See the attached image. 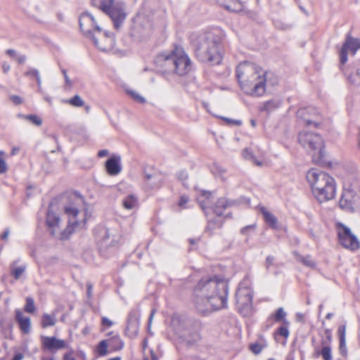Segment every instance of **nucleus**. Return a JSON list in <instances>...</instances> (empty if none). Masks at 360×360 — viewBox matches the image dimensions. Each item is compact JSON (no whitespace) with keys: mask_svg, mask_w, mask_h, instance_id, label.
Listing matches in <instances>:
<instances>
[{"mask_svg":"<svg viewBox=\"0 0 360 360\" xmlns=\"http://www.w3.org/2000/svg\"><path fill=\"white\" fill-rule=\"evenodd\" d=\"M139 205L138 197L134 194L126 196L122 200V205L126 210H133Z\"/></svg>","mask_w":360,"mask_h":360,"instance_id":"27","label":"nucleus"},{"mask_svg":"<svg viewBox=\"0 0 360 360\" xmlns=\"http://www.w3.org/2000/svg\"><path fill=\"white\" fill-rule=\"evenodd\" d=\"M274 260V257L268 256L266 259V266L269 267V266L272 265Z\"/></svg>","mask_w":360,"mask_h":360,"instance_id":"62","label":"nucleus"},{"mask_svg":"<svg viewBox=\"0 0 360 360\" xmlns=\"http://www.w3.org/2000/svg\"><path fill=\"white\" fill-rule=\"evenodd\" d=\"M307 179L311 185L314 195L320 202L335 197V180L326 172L317 169H311L308 171Z\"/></svg>","mask_w":360,"mask_h":360,"instance_id":"5","label":"nucleus"},{"mask_svg":"<svg viewBox=\"0 0 360 360\" xmlns=\"http://www.w3.org/2000/svg\"><path fill=\"white\" fill-rule=\"evenodd\" d=\"M42 346L44 349L54 352L58 349L66 348L67 344L64 340L55 337L43 336Z\"/></svg>","mask_w":360,"mask_h":360,"instance_id":"15","label":"nucleus"},{"mask_svg":"<svg viewBox=\"0 0 360 360\" xmlns=\"http://www.w3.org/2000/svg\"><path fill=\"white\" fill-rule=\"evenodd\" d=\"M340 340H346V325H341L338 330Z\"/></svg>","mask_w":360,"mask_h":360,"instance_id":"45","label":"nucleus"},{"mask_svg":"<svg viewBox=\"0 0 360 360\" xmlns=\"http://www.w3.org/2000/svg\"><path fill=\"white\" fill-rule=\"evenodd\" d=\"M188 200H189L188 196L186 195H183L179 198L178 205L180 207L185 209V208H186V204L188 202Z\"/></svg>","mask_w":360,"mask_h":360,"instance_id":"47","label":"nucleus"},{"mask_svg":"<svg viewBox=\"0 0 360 360\" xmlns=\"http://www.w3.org/2000/svg\"><path fill=\"white\" fill-rule=\"evenodd\" d=\"M6 53L12 58H16L18 56L16 51L12 49L6 50Z\"/></svg>","mask_w":360,"mask_h":360,"instance_id":"59","label":"nucleus"},{"mask_svg":"<svg viewBox=\"0 0 360 360\" xmlns=\"http://www.w3.org/2000/svg\"><path fill=\"white\" fill-rule=\"evenodd\" d=\"M359 195L352 190H344L339 201L340 207L345 210L352 212L359 200Z\"/></svg>","mask_w":360,"mask_h":360,"instance_id":"12","label":"nucleus"},{"mask_svg":"<svg viewBox=\"0 0 360 360\" xmlns=\"http://www.w3.org/2000/svg\"><path fill=\"white\" fill-rule=\"evenodd\" d=\"M91 4L108 15L114 23V27L116 29L120 28L126 15L122 8L114 4L113 0H91Z\"/></svg>","mask_w":360,"mask_h":360,"instance_id":"7","label":"nucleus"},{"mask_svg":"<svg viewBox=\"0 0 360 360\" xmlns=\"http://www.w3.org/2000/svg\"><path fill=\"white\" fill-rule=\"evenodd\" d=\"M220 44L221 37L212 32L200 34L193 43L196 58L202 63L219 64L222 59Z\"/></svg>","mask_w":360,"mask_h":360,"instance_id":"4","label":"nucleus"},{"mask_svg":"<svg viewBox=\"0 0 360 360\" xmlns=\"http://www.w3.org/2000/svg\"><path fill=\"white\" fill-rule=\"evenodd\" d=\"M102 231H103V239L101 241L102 245H103L105 247L113 245L114 240H111L110 241H109L110 239V236H111L110 230L108 229H103Z\"/></svg>","mask_w":360,"mask_h":360,"instance_id":"33","label":"nucleus"},{"mask_svg":"<svg viewBox=\"0 0 360 360\" xmlns=\"http://www.w3.org/2000/svg\"><path fill=\"white\" fill-rule=\"evenodd\" d=\"M221 120H224L229 125H236L240 126L242 124V122L238 120H233L225 117H219Z\"/></svg>","mask_w":360,"mask_h":360,"instance_id":"48","label":"nucleus"},{"mask_svg":"<svg viewBox=\"0 0 360 360\" xmlns=\"http://www.w3.org/2000/svg\"><path fill=\"white\" fill-rule=\"evenodd\" d=\"M66 103L70 104L71 105L74 107H81L84 105V101L82 99V98L79 95H75L71 98H70L68 101H66Z\"/></svg>","mask_w":360,"mask_h":360,"instance_id":"35","label":"nucleus"},{"mask_svg":"<svg viewBox=\"0 0 360 360\" xmlns=\"http://www.w3.org/2000/svg\"><path fill=\"white\" fill-rule=\"evenodd\" d=\"M24 310L27 313H33L35 311V305L34 300L28 297L26 298V303L24 307Z\"/></svg>","mask_w":360,"mask_h":360,"instance_id":"37","label":"nucleus"},{"mask_svg":"<svg viewBox=\"0 0 360 360\" xmlns=\"http://www.w3.org/2000/svg\"><path fill=\"white\" fill-rule=\"evenodd\" d=\"M90 39L98 49L104 52L112 50L115 44L114 34L106 31L95 34Z\"/></svg>","mask_w":360,"mask_h":360,"instance_id":"11","label":"nucleus"},{"mask_svg":"<svg viewBox=\"0 0 360 360\" xmlns=\"http://www.w3.org/2000/svg\"><path fill=\"white\" fill-rule=\"evenodd\" d=\"M266 73L255 63L245 61L236 68V77L244 93L261 96L265 92Z\"/></svg>","mask_w":360,"mask_h":360,"instance_id":"2","label":"nucleus"},{"mask_svg":"<svg viewBox=\"0 0 360 360\" xmlns=\"http://www.w3.org/2000/svg\"><path fill=\"white\" fill-rule=\"evenodd\" d=\"M22 117L37 126H40L42 124V120L36 115H27Z\"/></svg>","mask_w":360,"mask_h":360,"instance_id":"38","label":"nucleus"},{"mask_svg":"<svg viewBox=\"0 0 360 360\" xmlns=\"http://www.w3.org/2000/svg\"><path fill=\"white\" fill-rule=\"evenodd\" d=\"M15 319L19 324L21 331L25 334H28L31 330L30 319L23 316L22 311L17 309L15 311Z\"/></svg>","mask_w":360,"mask_h":360,"instance_id":"19","label":"nucleus"},{"mask_svg":"<svg viewBox=\"0 0 360 360\" xmlns=\"http://www.w3.org/2000/svg\"><path fill=\"white\" fill-rule=\"evenodd\" d=\"M127 93L131 96V98L139 103H144L146 99L141 96L138 92L131 90L128 91Z\"/></svg>","mask_w":360,"mask_h":360,"instance_id":"42","label":"nucleus"},{"mask_svg":"<svg viewBox=\"0 0 360 360\" xmlns=\"http://www.w3.org/2000/svg\"><path fill=\"white\" fill-rule=\"evenodd\" d=\"M236 305L240 313L248 311L252 302V291L249 279H243L239 284L236 293Z\"/></svg>","mask_w":360,"mask_h":360,"instance_id":"8","label":"nucleus"},{"mask_svg":"<svg viewBox=\"0 0 360 360\" xmlns=\"http://www.w3.org/2000/svg\"><path fill=\"white\" fill-rule=\"evenodd\" d=\"M340 353L342 356H346L347 354V347H346V340H340L339 345Z\"/></svg>","mask_w":360,"mask_h":360,"instance_id":"51","label":"nucleus"},{"mask_svg":"<svg viewBox=\"0 0 360 360\" xmlns=\"http://www.w3.org/2000/svg\"><path fill=\"white\" fill-rule=\"evenodd\" d=\"M298 141L308 153L311 154L314 162H319L322 160L325 155L324 141L319 134L303 131L298 135Z\"/></svg>","mask_w":360,"mask_h":360,"instance_id":"6","label":"nucleus"},{"mask_svg":"<svg viewBox=\"0 0 360 360\" xmlns=\"http://www.w3.org/2000/svg\"><path fill=\"white\" fill-rule=\"evenodd\" d=\"M63 359L64 360H76L75 359V357L71 354H68V353L65 354Z\"/></svg>","mask_w":360,"mask_h":360,"instance_id":"64","label":"nucleus"},{"mask_svg":"<svg viewBox=\"0 0 360 360\" xmlns=\"http://www.w3.org/2000/svg\"><path fill=\"white\" fill-rule=\"evenodd\" d=\"M25 271V266H20L14 269H12L11 274L15 278V279L18 280L21 277V276L23 274Z\"/></svg>","mask_w":360,"mask_h":360,"instance_id":"39","label":"nucleus"},{"mask_svg":"<svg viewBox=\"0 0 360 360\" xmlns=\"http://www.w3.org/2000/svg\"><path fill=\"white\" fill-rule=\"evenodd\" d=\"M9 233H10L9 229H8V228L6 229L1 236V239L3 240H7Z\"/></svg>","mask_w":360,"mask_h":360,"instance_id":"61","label":"nucleus"},{"mask_svg":"<svg viewBox=\"0 0 360 360\" xmlns=\"http://www.w3.org/2000/svg\"><path fill=\"white\" fill-rule=\"evenodd\" d=\"M336 230L339 243L345 248L352 251H355L359 248L360 243L349 227L341 222H338L336 224Z\"/></svg>","mask_w":360,"mask_h":360,"instance_id":"9","label":"nucleus"},{"mask_svg":"<svg viewBox=\"0 0 360 360\" xmlns=\"http://www.w3.org/2000/svg\"><path fill=\"white\" fill-rule=\"evenodd\" d=\"M24 75L29 78L36 79L40 75V73L37 69L29 67L27 70L24 73Z\"/></svg>","mask_w":360,"mask_h":360,"instance_id":"40","label":"nucleus"},{"mask_svg":"<svg viewBox=\"0 0 360 360\" xmlns=\"http://www.w3.org/2000/svg\"><path fill=\"white\" fill-rule=\"evenodd\" d=\"M293 255L298 262H301L304 266L311 269H314L316 267V262L314 259H312L311 255H307L304 257L297 251L293 252Z\"/></svg>","mask_w":360,"mask_h":360,"instance_id":"26","label":"nucleus"},{"mask_svg":"<svg viewBox=\"0 0 360 360\" xmlns=\"http://www.w3.org/2000/svg\"><path fill=\"white\" fill-rule=\"evenodd\" d=\"M243 158L245 159L250 160L255 165H257L258 166L262 165V162L257 161L256 160L255 157L254 156L252 152L250 149H248V148H245L243 150Z\"/></svg>","mask_w":360,"mask_h":360,"instance_id":"34","label":"nucleus"},{"mask_svg":"<svg viewBox=\"0 0 360 360\" xmlns=\"http://www.w3.org/2000/svg\"><path fill=\"white\" fill-rule=\"evenodd\" d=\"M263 347L259 343H255L250 345V349L255 354H259L262 351Z\"/></svg>","mask_w":360,"mask_h":360,"instance_id":"46","label":"nucleus"},{"mask_svg":"<svg viewBox=\"0 0 360 360\" xmlns=\"http://www.w3.org/2000/svg\"><path fill=\"white\" fill-rule=\"evenodd\" d=\"M10 98L15 105H19L22 103V98L18 96L13 95L10 97Z\"/></svg>","mask_w":360,"mask_h":360,"instance_id":"54","label":"nucleus"},{"mask_svg":"<svg viewBox=\"0 0 360 360\" xmlns=\"http://www.w3.org/2000/svg\"><path fill=\"white\" fill-rule=\"evenodd\" d=\"M139 331V319L136 313L130 311L127 317V324L125 328V334L130 338L136 337Z\"/></svg>","mask_w":360,"mask_h":360,"instance_id":"17","label":"nucleus"},{"mask_svg":"<svg viewBox=\"0 0 360 360\" xmlns=\"http://www.w3.org/2000/svg\"><path fill=\"white\" fill-rule=\"evenodd\" d=\"M0 155H4V153L0 150ZM8 169L5 160L0 156V174L5 173Z\"/></svg>","mask_w":360,"mask_h":360,"instance_id":"49","label":"nucleus"},{"mask_svg":"<svg viewBox=\"0 0 360 360\" xmlns=\"http://www.w3.org/2000/svg\"><path fill=\"white\" fill-rule=\"evenodd\" d=\"M65 213L69 217L68 224L69 226H71L73 229H76L77 227H82L85 224V219H83L82 221H79L77 220V215L79 214V210L74 205H70L65 207Z\"/></svg>","mask_w":360,"mask_h":360,"instance_id":"16","label":"nucleus"},{"mask_svg":"<svg viewBox=\"0 0 360 360\" xmlns=\"http://www.w3.org/2000/svg\"><path fill=\"white\" fill-rule=\"evenodd\" d=\"M255 225L246 226H245V227L241 229L240 233L242 234L245 235V234H247V233H248L249 229H255Z\"/></svg>","mask_w":360,"mask_h":360,"instance_id":"57","label":"nucleus"},{"mask_svg":"<svg viewBox=\"0 0 360 360\" xmlns=\"http://www.w3.org/2000/svg\"><path fill=\"white\" fill-rule=\"evenodd\" d=\"M60 223V218L53 211L49 208L46 215V224L51 229V233L54 236L57 231Z\"/></svg>","mask_w":360,"mask_h":360,"instance_id":"21","label":"nucleus"},{"mask_svg":"<svg viewBox=\"0 0 360 360\" xmlns=\"http://www.w3.org/2000/svg\"><path fill=\"white\" fill-rule=\"evenodd\" d=\"M326 339H323L322 340H326L327 345H330L332 341V333L330 329L325 330Z\"/></svg>","mask_w":360,"mask_h":360,"instance_id":"53","label":"nucleus"},{"mask_svg":"<svg viewBox=\"0 0 360 360\" xmlns=\"http://www.w3.org/2000/svg\"><path fill=\"white\" fill-rule=\"evenodd\" d=\"M79 27L83 34L91 39L96 34H101V27L97 24L94 17L88 12L82 13L79 18Z\"/></svg>","mask_w":360,"mask_h":360,"instance_id":"10","label":"nucleus"},{"mask_svg":"<svg viewBox=\"0 0 360 360\" xmlns=\"http://www.w3.org/2000/svg\"><path fill=\"white\" fill-rule=\"evenodd\" d=\"M281 100L274 98L263 103L262 105L259 107V110L262 112H266V113L269 114L281 106Z\"/></svg>","mask_w":360,"mask_h":360,"instance_id":"24","label":"nucleus"},{"mask_svg":"<svg viewBox=\"0 0 360 360\" xmlns=\"http://www.w3.org/2000/svg\"><path fill=\"white\" fill-rule=\"evenodd\" d=\"M178 178L179 179H180L181 181H184L185 180H186L188 179V174L186 171H181L179 174H178Z\"/></svg>","mask_w":360,"mask_h":360,"instance_id":"56","label":"nucleus"},{"mask_svg":"<svg viewBox=\"0 0 360 360\" xmlns=\"http://www.w3.org/2000/svg\"><path fill=\"white\" fill-rule=\"evenodd\" d=\"M220 216H217L213 219H209L207 221V225L206 227V231L212 233L213 231L216 229H219L222 226V221L219 218Z\"/></svg>","mask_w":360,"mask_h":360,"instance_id":"29","label":"nucleus"},{"mask_svg":"<svg viewBox=\"0 0 360 360\" xmlns=\"http://www.w3.org/2000/svg\"><path fill=\"white\" fill-rule=\"evenodd\" d=\"M108 155H109V151H108V150H106V149L101 150L98 153V156L99 158H103V157L108 156Z\"/></svg>","mask_w":360,"mask_h":360,"instance_id":"60","label":"nucleus"},{"mask_svg":"<svg viewBox=\"0 0 360 360\" xmlns=\"http://www.w3.org/2000/svg\"><path fill=\"white\" fill-rule=\"evenodd\" d=\"M349 81L356 86H360V72L357 71L349 77Z\"/></svg>","mask_w":360,"mask_h":360,"instance_id":"43","label":"nucleus"},{"mask_svg":"<svg viewBox=\"0 0 360 360\" xmlns=\"http://www.w3.org/2000/svg\"><path fill=\"white\" fill-rule=\"evenodd\" d=\"M260 212L263 215L265 222L272 229L278 228V221L276 217L264 207L260 208Z\"/></svg>","mask_w":360,"mask_h":360,"instance_id":"25","label":"nucleus"},{"mask_svg":"<svg viewBox=\"0 0 360 360\" xmlns=\"http://www.w3.org/2000/svg\"><path fill=\"white\" fill-rule=\"evenodd\" d=\"M229 292L228 282L219 276H204L193 290V302L202 315L226 307Z\"/></svg>","mask_w":360,"mask_h":360,"instance_id":"1","label":"nucleus"},{"mask_svg":"<svg viewBox=\"0 0 360 360\" xmlns=\"http://www.w3.org/2000/svg\"><path fill=\"white\" fill-rule=\"evenodd\" d=\"M108 342L106 340L101 341L97 347V352L100 356H105L107 354Z\"/></svg>","mask_w":360,"mask_h":360,"instance_id":"36","label":"nucleus"},{"mask_svg":"<svg viewBox=\"0 0 360 360\" xmlns=\"http://www.w3.org/2000/svg\"><path fill=\"white\" fill-rule=\"evenodd\" d=\"M212 172L216 176L222 177V175L226 172V169L218 164H214L212 168Z\"/></svg>","mask_w":360,"mask_h":360,"instance_id":"41","label":"nucleus"},{"mask_svg":"<svg viewBox=\"0 0 360 360\" xmlns=\"http://www.w3.org/2000/svg\"><path fill=\"white\" fill-rule=\"evenodd\" d=\"M101 323L103 326L107 327H111L113 325V322L107 317H103Z\"/></svg>","mask_w":360,"mask_h":360,"instance_id":"55","label":"nucleus"},{"mask_svg":"<svg viewBox=\"0 0 360 360\" xmlns=\"http://www.w3.org/2000/svg\"><path fill=\"white\" fill-rule=\"evenodd\" d=\"M193 326L195 328L194 331H191L190 329H186V334L189 335L191 337V339L188 340L189 342H198L200 339V335L199 333V329L200 328V323L198 321L193 322Z\"/></svg>","mask_w":360,"mask_h":360,"instance_id":"28","label":"nucleus"},{"mask_svg":"<svg viewBox=\"0 0 360 360\" xmlns=\"http://www.w3.org/2000/svg\"><path fill=\"white\" fill-rule=\"evenodd\" d=\"M145 178L147 180H150L151 179H154L155 181L150 184V186L151 188H158L160 186V181L158 179L156 176L150 175V174H146Z\"/></svg>","mask_w":360,"mask_h":360,"instance_id":"44","label":"nucleus"},{"mask_svg":"<svg viewBox=\"0 0 360 360\" xmlns=\"http://www.w3.org/2000/svg\"><path fill=\"white\" fill-rule=\"evenodd\" d=\"M233 204H235V201H229L226 198H220L214 204L213 210L217 215L221 216L228 207L232 206Z\"/></svg>","mask_w":360,"mask_h":360,"instance_id":"22","label":"nucleus"},{"mask_svg":"<svg viewBox=\"0 0 360 360\" xmlns=\"http://www.w3.org/2000/svg\"><path fill=\"white\" fill-rule=\"evenodd\" d=\"M285 316L286 313L284 311V309L282 307H280L274 314L270 315L268 318V321L274 319L276 322H280L285 317Z\"/></svg>","mask_w":360,"mask_h":360,"instance_id":"32","label":"nucleus"},{"mask_svg":"<svg viewBox=\"0 0 360 360\" xmlns=\"http://www.w3.org/2000/svg\"><path fill=\"white\" fill-rule=\"evenodd\" d=\"M109 346L113 350H120L124 347V342L119 335H115L108 340Z\"/></svg>","mask_w":360,"mask_h":360,"instance_id":"31","label":"nucleus"},{"mask_svg":"<svg viewBox=\"0 0 360 360\" xmlns=\"http://www.w3.org/2000/svg\"><path fill=\"white\" fill-rule=\"evenodd\" d=\"M297 116L301 118L307 126L314 124L315 127L319 125V120L317 118L319 115L313 108H302L297 111Z\"/></svg>","mask_w":360,"mask_h":360,"instance_id":"14","label":"nucleus"},{"mask_svg":"<svg viewBox=\"0 0 360 360\" xmlns=\"http://www.w3.org/2000/svg\"><path fill=\"white\" fill-rule=\"evenodd\" d=\"M155 63L163 74L185 76L193 70V63L181 46H175L169 52L160 53Z\"/></svg>","mask_w":360,"mask_h":360,"instance_id":"3","label":"nucleus"},{"mask_svg":"<svg viewBox=\"0 0 360 360\" xmlns=\"http://www.w3.org/2000/svg\"><path fill=\"white\" fill-rule=\"evenodd\" d=\"M105 169L110 176H116L122 171L121 157L113 155L105 162Z\"/></svg>","mask_w":360,"mask_h":360,"instance_id":"18","label":"nucleus"},{"mask_svg":"<svg viewBox=\"0 0 360 360\" xmlns=\"http://www.w3.org/2000/svg\"><path fill=\"white\" fill-rule=\"evenodd\" d=\"M24 356L21 353H17L14 355L12 360H22Z\"/></svg>","mask_w":360,"mask_h":360,"instance_id":"63","label":"nucleus"},{"mask_svg":"<svg viewBox=\"0 0 360 360\" xmlns=\"http://www.w3.org/2000/svg\"><path fill=\"white\" fill-rule=\"evenodd\" d=\"M61 72L64 76L65 86H68V87H71L72 86V82L70 80V79L68 77L67 71L65 69H61Z\"/></svg>","mask_w":360,"mask_h":360,"instance_id":"52","label":"nucleus"},{"mask_svg":"<svg viewBox=\"0 0 360 360\" xmlns=\"http://www.w3.org/2000/svg\"><path fill=\"white\" fill-rule=\"evenodd\" d=\"M56 323V316L44 314L41 316V325L43 328L53 326Z\"/></svg>","mask_w":360,"mask_h":360,"instance_id":"30","label":"nucleus"},{"mask_svg":"<svg viewBox=\"0 0 360 360\" xmlns=\"http://www.w3.org/2000/svg\"><path fill=\"white\" fill-rule=\"evenodd\" d=\"M360 49V42L358 39L347 36L340 51V63L345 64L347 61V52L350 51L354 55Z\"/></svg>","mask_w":360,"mask_h":360,"instance_id":"13","label":"nucleus"},{"mask_svg":"<svg viewBox=\"0 0 360 360\" xmlns=\"http://www.w3.org/2000/svg\"><path fill=\"white\" fill-rule=\"evenodd\" d=\"M212 194L210 192L202 191L200 195L198 198V201L202 210L207 214L206 209L210 207L212 202Z\"/></svg>","mask_w":360,"mask_h":360,"instance_id":"23","label":"nucleus"},{"mask_svg":"<svg viewBox=\"0 0 360 360\" xmlns=\"http://www.w3.org/2000/svg\"><path fill=\"white\" fill-rule=\"evenodd\" d=\"M15 58L19 64H23L26 61L27 57L25 55H19Z\"/></svg>","mask_w":360,"mask_h":360,"instance_id":"58","label":"nucleus"},{"mask_svg":"<svg viewBox=\"0 0 360 360\" xmlns=\"http://www.w3.org/2000/svg\"><path fill=\"white\" fill-rule=\"evenodd\" d=\"M217 3L226 10L232 12H240L243 9V5L239 0H217Z\"/></svg>","mask_w":360,"mask_h":360,"instance_id":"20","label":"nucleus"},{"mask_svg":"<svg viewBox=\"0 0 360 360\" xmlns=\"http://www.w3.org/2000/svg\"><path fill=\"white\" fill-rule=\"evenodd\" d=\"M277 333L280 335L281 336H283L285 338H287L289 335V330L288 329V327L285 326H282L278 328Z\"/></svg>","mask_w":360,"mask_h":360,"instance_id":"50","label":"nucleus"}]
</instances>
